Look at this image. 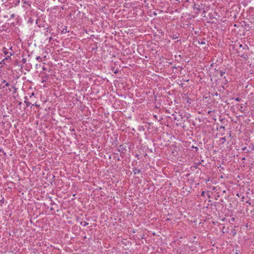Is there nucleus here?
Returning <instances> with one entry per match:
<instances>
[{"instance_id":"1","label":"nucleus","mask_w":254,"mask_h":254,"mask_svg":"<svg viewBox=\"0 0 254 254\" xmlns=\"http://www.w3.org/2000/svg\"><path fill=\"white\" fill-rule=\"evenodd\" d=\"M17 70H19L21 72H22V65L23 64H25L26 62V59L23 58L22 54L19 53L18 55H17Z\"/></svg>"},{"instance_id":"2","label":"nucleus","mask_w":254,"mask_h":254,"mask_svg":"<svg viewBox=\"0 0 254 254\" xmlns=\"http://www.w3.org/2000/svg\"><path fill=\"white\" fill-rule=\"evenodd\" d=\"M25 21L26 18L24 16H23L22 17H20V16L17 17V24L21 25L23 22H25Z\"/></svg>"},{"instance_id":"3","label":"nucleus","mask_w":254,"mask_h":254,"mask_svg":"<svg viewBox=\"0 0 254 254\" xmlns=\"http://www.w3.org/2000/svg\"><path fill=\"white\" fill-rule=\"evenodd\" d=\"M202 5H197L196 3H194L193 5V9H196L197 11H200L201 10Z\"/></svg>"},{"instance_id":"4","label":"nucleus","mask_w":254,"mask_h":254,"mask_svg":"<svg viewBox=\"0 0 254 254\" xmlns=\"http://www.w3.org/2000/svg\"><path fill=\"white\" fill-rule=\"evenodd\" d=\"M24 4H28L27 2L24 0H22V1L21 3H20V1L19 0H17V5H18V6L20 5L21 6H24V5H23Z\"/></svg>"},{"instance_id":"5","label":"nucleus","mask_w":254,"mask_h":254,"mask_svg":"<svg viewBox=\"0 0 254 254\" xmlns=\"http://www.w3.org/2000/svg\"><path fill=\"white\" fill-rule=\"evenodd\" d=\"M17 103H18L19 105L20 106V109H21V108H23L24 109H25L26 106L25 105V104L24 103L22 104L21 101H19L17 100Z\"/></svg>"},{"instance_id":"6","label":"nucleus","mask_w":254,"mask_h":254,"mask_svg":"<svg viewBox=\"0 0 254 254\" xmlns=\"http://www.w3.org/2000/svg\"><path fill=\"white\" fill-rule=\"evenodd\" d=\"M132 171H133L134 174H135V175L139 174L141 172L140 170H139L136 168H135V167L132 168Z\"/></svg>"},{"instance_id":"7","label":"nucleus","mask_w":254,"mask_h":254,"mask_svg":"<svg viewBox=\"0 0 254 254\" xmlns=\"http://www.w3.org/2000/svg\"><path fill=\"white\" fill-rule=\"evenodd\" d=\"M239 47L243 48L244 49H249V47L247 45H245L244 46H243V45L242 44H240Z\"/></svg>"},{"instance_id":"8","label":"nucleus","mask_w":254,"mask_h":254,"mask_svg":"<svg viewBox=\"0 0 254 254\" xmlns=\"http://www.w3.org/2000/svg\"><path fill=\"white\" fill-rule=\"evenodd\" d=\"M80 225H82L83 226H86L88 225V223L86 222V221H82L80 222Z\"/></svg>"},{"instance_id":"9","label":"nucleus","mask_w":254,"mask_h":254,"mask_svg":"<svg viewBox=\"0 0 254 254\" xmlns=\"http://www.w3.org/2000/svg\"><path fill=\"white\" fill-rule=\"evenodd\" d=\"M225 71H222V70H221L220 71V75L221 77H223V75H224V74L225 73Z\"/></svg>"},{"instance_id":"10","label":"nucleus","mask_w":254,"mask_h":254,"mask_svg":"<svg viewBox=\"0 0 254 254\" xmlns=\"http://www.w3.org/2000/svg\"><path fill=\"white\" fill-rule=\"evenodd\" d=\"M33 22V20L31 18H29V19L28 20L27 22L30 23H32Z\"/></svg>"},{"instance_id":"11","label":"nucleus","mask_w":254,"mask_h":254,"mask_svg":"<svg viewBox=\"0 0 254 254\" xmlns=\"http://www.w3.org/2000/svg\"><path fill=\"white\" fill-rule=\"evenodd\" d=\"M46 78H47V76L43 77V79H42V82H45L46 80Z\"/></svg>"},{"instance_id":"12","label":"nucleus","mask_w":254,"mask_h":254,"mask_svg":"<svg viewBox=\"0 0 254 254\" xmlns=\"http://www.w3.org/2000/svg\"><path fill=\"white\" fill-rule=\"evenodd\" d=\"M235 100L237 102H240L241 101V99L239 97L236 98Z\"/></svg>"},{"instance_id":"13","label":"nucleus","mask_w":254,"mask_h":254,"mask_svg":"<svg viewBox=\"0 0 254 254\" xmlns=\"http://www.w3.org/2000/svg\"><path fill=\"white\" fill-rule=\"evenodd\" d=\"M221 140H222V142L224 143L226 141V137H224L221 138Z\"/></svg>"},{"instance_id":"14","label":"nucleus","mask_w":254,"mask_h":254,"mask_svg":"<svg viewBox=\"0 0 254 254\" xmlns=\"http://www.w3.org/2000/svg\"><path fill=\"white\" fill-rule=\"evenodd\" d=\"M191 148L195 149L196 150H198V148L197 146H192Z\"/></svg>"},{"instance_id":"15","label":"nucleus","mask_w":254,"mask_h":254,"mask_svg":"<svg viewBox=\"0 0 254 254\" xmlns=\"http://www.w3.org/2000/svg\"><path fill=\"white\" fill-rule=\"evenodd\" d=\"M218 94L217 92H215L213 94V96H218Z\"/></svg>"},{"instance_id":"16","label":"nucleus","mask_w":254,"mask_h":254,"mask_svg":"<svg viewBox=\"0 0 254 254\" xmlns=\"http://www.w3.org/2000/svg\"><path fill=\"white\" fill-rule=\"evenodd\" d=\"M199 43L200 44H201V45H205V42L204 41H202V42H199Z\"/></svg>"},{"instance_id":"17","label":"nucleus","mask_w":254,"mask_h":254,"mask_svg":"<svg viewBox=\"0 0 254 254\" xmlns=\"http://www.w3.org/2000/svg\"><path fill=\"white\" fill-rule=\"evenodd\" d=\"M26 103V106L28 107L29 106V105L30 104V103H29V102H26V101H24V103Z\"/></svg>"},{"instance_id":"18","label":"nucleus","mask_w":254,"mask_h":254,"mask_svg":"<svg viewBox=\"0 0 254 254\" xmlns=\"http://www.w3.org/2000/svg\"><path fill=\"white\" fill-rule=\"evenodd\" d=\"M220 128H222V129H225V127L224 126H221L220 127Z\"/></svg>"},{"instance_id":"19","label":"nucleus","mask_w":254,"mask_h":254,"mask_svg":"<svg viewBox=\"0 0 254 254\" xmlns=\"http://www.w3.org/2000/svg\"><path fill=\"white\" fill-rule=\"evenodd\" d=\"M205 193V191H202V193H201V196H204Z\"/></svg>"},{"instance_id":"20","label":"nucleus","mask_w":254,"mask_h":254,"mask_svg":"<svg viewBox=\"0 0 254 254\" xmlns=\"http://www.w3.org/2000/svg\"><path fill=\"white\" fill-rule=\"evenodd\" d=\"M225 120V119L224 118H222L220 120V121L221 122H223V121Z\"/></svg>"},{"instance_id":"21","label":"nucleus","mask_w":254,"mask_h":254,"mask_svg":"<svg viewBox=\"0 0 254 254\" xmlns=\"http://www.w3.org/2000/svg\"><path fill=\"white\" fill-rule=\"evenodd\" d=\"M17 211H20V210H19V209H17ZM22 211H23V210L20 209V213H21Z\"/></svg>"},{"instance_id":"22","label":"nucleus","mask_w":254,"mask_h":254,"mask_svg":"<svg viewBox=\"0 0 254 254\" xmlns=\"http://www.w3.org/2000/svg\"><path fill=\"white\" fill-rule=\"evenodd\" d=\"M42 69H43V70H46V68L45 67L43 66V67H42Z\"/></svg>"},{"instance_id":"23","label":"nucleus","mask_w":254,"mask_h":254,"mask_svg":"<svg viewBox=\"0 0 254 254\" xmlns=\"http://www.w3.org/2000/svg\"><path fill=\"white\" fill-rule=\"evenodd\" d=\"M37 60L41 59V58L40 57H38L36 58Z\"/></svg>"},{"instance_id":"24","label":"nucleus","mask_w":254,"mask_h":254,"mask_svg":"<svg viewBox=\"0 0 254 254\" xmlns=\"http://www.w3.org/2000/svg\"><path fill=\"white\" fill-rule=\"evenodd\" d=\"M247 147H245L243 148V150H245V149H246Z\"/></svg>"},{"instance_id":"25","label":"nucleus","mask_w":254,"mask_h":254,"mask_svg":"<svg viewBox=\"0 0 254 254\" xmlns=\"http://www.w3.org/2000/svg\"><path fill=\"white\" fill-rule=\"evenodd\" d=\"M241 57H242V58H244V55H242Z\"/></svg>"},{"instance_id":"26","label":"nucleus","mask_w":254,"mask_h":254,"mask_svg":"<svg viewBox=\"0 0 254 254\" xmlns=\"http://www.w3.org/2000/svg\"><path fill=\"white\" fill-rule=\"evenodd\" d=\"M14 127H16V124H14Z\"/></svg>"},{"instance_id":"27","label":"nucleus","mask_w":254,"mask_h":254,"mask_svg":"<svg viewBox=\"0 0 254 254\" xmlns=\"http://www.w3.org/2000/svg\"><path fill=\"white\" fill-rule=\"evenodd\" d=\"M253 150H254V146H253V148H252Z\"/></svg>"},{"instance_id":"28","label":"nucleus","mask_w":254,"mask_h":254,"mask_svg":"<svg viewBox=\"0 0 254 254\" xmlns=\"http://www.w3.org/2000/svg\"><path fill=\"white\" fill-rule=\"evenodd\" d=\"M232 221H234V218H232Z\"/></svg>"},{"instance_id":"29","label":"nucleus","mask_w":254,"mask_h":254,"mask_svg":"<svg viewBox=\"0 0 254 254\" xmlns=\"http://www.w3.org/2000/svg\"><path fill=\"white\" fill-rule=\"evenodd\" d=\"M223 78L226 79V77L225 76H224Z\"/></svg>"},{"instance_id":"30","label":"nucleus","mask_w":254,"mask_h":254,"mask_svg":"<svg viewBox=\"0 0 254 254\" xmlns=\"http://www.w3.org/2000/svg\"><path fill=\"white\" fill-rule=\"evenodd\" d=\"M226 192V191L225 190H224L223 191V193H225Z\"/></svg>"},{"instance_id":"31","label":"nucleus","mask_w":254,"mask_h":254,"mask_svg":"<svg viewBox=\"0 0 254 254\" xmlns=\"http://www.w3.org/2000/svg\"><path fill=\"white\" fill-rule=\"evenodd\" d=\"M235 254H238V253H236Z\"/></svg>"}]
</instances>
